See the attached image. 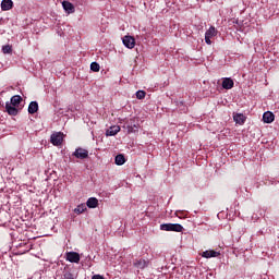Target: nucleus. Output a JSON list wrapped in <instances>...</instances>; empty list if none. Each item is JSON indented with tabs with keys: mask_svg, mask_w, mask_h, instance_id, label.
<instances>
[{
	"mask_svg": "<svg viewBox=\"0 0 279 279\" xmlns=\"http://www.w3.org/2000/svg\"><path fill=\"white\" fill-rule=\"evenodd\" d=\"M21 101H23V97H21L20 95H15L11 98V102L9 104L19 108V106L21 105Z\"/></svg>",
	"mask_w": 279,
	"mask_h": 279,
	"instance_id": "obj_18",
	"label": "nucleus"
},
{
	"mask_svg": "<svg viewBox=\"0 0 279 279\" xmlns=\"http://www.w3.org/2000/svg\"><path fill=\"white\" fill-rule=\"evenodd\" d=\"M247 118L243 113H235L233 114V121L238 123L239 125H243L245 123V120Z\"/></svg>",
	"mask_w": 279,
	"mask_h": 279,
	"instance_id": "obj_14",
	"label": "nucleus"
},
{
	"mask_svg": "<svg viewBox=\"0 0 279 279\" xmlns=\"http://www.w3.org/2000/svg\"><path fill=\"white\" fill-rule=\"evenodd\" d=\"M134 267H136V269H145L146 267L149 266V260L147 259H136L134 263H133Z\"/></svg>",
	"mask_w": 279,
	"mask_h": 279,
	"instance_id": "obj_7",
	"label": "nucleus"
},
{
	"mask_svg": "<svg viewBox=\"0 0 279 279\" xmlns=\"http://www.w3.org/2000/svg\"><path fill=\"white\" fill-rule=\"evenodd\" d=\"M210 38H213V37H208L207 35H205L206 45H213V41L210 40Z\"/></svg>",
	"mask_w": 279,
	"mask_h": 279,
	"instance_id": "obj_26",
	"label": "nucleus"
},
{
	"mask_svg": "<svg viewBox=\"0 0 279 279\" xmlns=\"http://www.w3.org/2000/svg\"><path fill=\"white\" fill-rule=\"evenodd\" d=\"M62 5H63V10H65L68 14H73V12H75V7L73 5V3L69 1H63Z\"/></svg>",
	"mask_w": 279,
	"mask_h": 279,
	"instance_id": "obj_13",
	"label": "nucleus"
},
{
	"mask_svg": "<svg viewBox=\"0 0 279 279\" xmlns=\"http://www.w3.org/2000/svg\"><path fill=\"white\" fill-rule=\"evenodd\" d=\"M160 230H163L166 232H182L184 230V227L180 223H163L160 225Z\"/></svg>",
	"mask_w": 279,
	"mask_h": 279,
	"instance_id": "obj_2",
	"label": "nucleus"
},
{
	"mask_svg": "<svg viewBox=\"0 0 279 279\" xmlns=\"http://www.w3.org/2000/svg\"><path fill=\"white\" fill-rule=\"evenodd\" d=\"M205 36L215 38V36H217V28H215V26H210L209 29L206 31Z\"/></svg>",
	"mask_w": 279,
	"mask_h": 279,
	"instance_id": "obj_19",
	"label": "nucleus"
},
{
	"mask_svg": "<svg viewBox=\"0 0 279 279\" xmlns=\"http://www.w3.org/2000/svg\"><path fill=\"white\" fill-rule=\"evenodd\" d=\"M72 156H74V158H77L78 160H86V158H88V150H86L85 148L78 147L75 149Z\"/></svg>",
	"mask_w": 279,
	"mask_h": 279,
	"instance_id": "obj_3",
	"label": "nucleus"
},
{
	"mask_svg": "<svg viewBox=\"0 0 279 279\" xmlns=\"http://www.w3.org/2000/svg\"><path fill=\"white\" fill-rule=\"evenodd\" d=\"M92 279H106V278H104V276L101 275H94Z\"/></svg>",
	"mask_w": 279,
	"mask_h": 279,
	"instance_id": "obj_27",
	"label": "nucleus"
},
{
	"mask_svg": "<svg viewBox=\"0 0 279 279\" xmlns=\"http://www.w3.org/2000/svg\"><path fill=\"white\" fill-rule=\"evenodd\" d=\"M5 112H8V114H10L11 117H16V114H19V109L17 107H14V105L7 102Z\"/></svg>",
	"mask_w": 279,
	"mask_h": 279,
	"instance_id": "obj_6",
	"label": "nucleus"
},
{
	"mask_svg": "<svg viewBox=\"0 0 279 279\" xmlns=\"http://www.w3.org/2000/svg\"><path fill=\"white\" fill-rule=\"evenodd\" d=\"M62 136H63V134L61 132L53 133L50 136V142L52 143V145L58 147V146L62 145V141H64V138Z\"/></svg>",
	"mask_w": 279,
	"mask_h": 279,
	"instance_id": "obj_5",
	"label": "nucleus"
},
{
	"mask_svg": "<svg viewBox=\"0 0 279 279\" xmlns=\"http://www.w3.org/2000/svg\"><path fill=\"white\" fill-rule=\"evenodd\" d=\"M119 132H121V126H119V125H113V126H110V128L106 131V136H117V134H119Z\"/></svg>",
	"mask_w": 279,
	"mask_h": 279,
	"instance_id": "obj_11",
	"label": "nucleus"
},
{
	"mask_svg": "<svg viewBox=\"0 0 279 279\" xmlns=\"http://www.w3.org/2000/svg\"><path fill=\"white\" fill-rule=\"evenodd\" d=\"M2 52L3 53H12V46H10V45L2 46Z\"/></svg>",
	"mask_w": 279,
	"mask_h": 279,
	"instance_id": "obj_24",
	"label": "nucleus"
},
{
	"mask_svg": "<svg viewBox=\"0 0 279 279\" xmlns=\"http://www.w3.org/2000/svg\"><path fill=\"white\" fill-rule=\"evenodd\" d=\"M116 165H118L119 167H121V165H125V156L123 155H117L116 156Z\"/></svg>",
	"mask_w": 279,
	"mask_h": 279,
	"instance_id": "obj_20",
	"label": "nucleus"
},
{
	"mask_svg": "<svg viewBox=\"0 0 279 279\" xmlns=\"http://www.w3.org/2000/svg\"><path fill=\"white\" fill-rule=\"evenodd\" d=\"M87 208H97L99 206V201L96 197H90L86 203Z\"/></svg>",
	"mask_w": 279,
	"mask_h": 279,
	"instance_id": "obj_17",
	"label": "nucleus"
},
{
	"mask_svg": "<svg viewBox=\"0 0 279 279\" xmlns=\"http://www.w3.org/2000/svg\"><path fill=\"white\" fill-rule=\"evenodd\" d=\"M38 112V101H31L28 105V114H36Z\"/></svg>",
	"mask_w": 279,
	"mask_h": 279,
	"instance_id": "obj_16",
	"label": "nucleus"
},
{
	"mask_svg": "<svg viewBox=\"0 0 279 279\" xmlns=\"http://www.w3.org/2000/svg\"><path fill=\"white\" fill-rule=\"evenodd\" d=\"M145 95H147V93H145V90H137L136 99H145Z\"/></svg>",
	"mask_w": 279,
	"mask_h": 279,
	"instance_id": "obj_23",
	"label": "nucleus"
},
{
	"mask_svg": "<svg viewBox=\"0 0 279 279\" xmlns=\"http://www.w3.org/2000/svg\"><path fill=\"white\" fill-rule=\"evenodd\" d=\"M222 88H225V90H230V89L234 88V81L230 77L223 78Z\"/></svg>",
	"mask_w": 279,
	"mask_h": 279,
	"instance_id": "obj_9",
	"label": "nucleus"
},
{
	"mask_svg": "<svg viewBox=\"0 0 279 279\" xmlns=\"http://www.w3.org/2000/svg\"><path fill=\"white\" fill-rule=\"evenodd\" d=\"M275 119H276V116L271 111H266L263 114L264 123H274Z\"/></svg>",
	"mask_w": 279,
	"mask_h": 279,
	"instance_id": "obj_10",
	"label": "nucleus"
},
{
	"mask_svg": "<svg viewBox=\"0 0 279 279\" xmlns=\"http://www.w3.org/2000/svg\"><path fill=\"white\" fill-rule=\"evenodd\" d=\"M202 256L203 258H217V256H221V253L216 251H205Z\"/></svg>",
	"mask_w": 279,
	"mask_h": 279,
	"instance_id": "obj_15",
	"label": "nucleus"
},
{
	"mask_svg": "<svg viewBox=\"0 0 279 279\" xmlns=\"http://www.w3.org/2000/svg\"><path fill=\"white\" fill-rule=\"evenodd\" d=\"M63 279H75V278L73 277V272L64 271L63 272Z\"/></svg>",
	"mask_w": 279,
	"mask_h": 279,
	"instance_id": "obj_25",
	"label": "nucleus"
},
{
	"mask_svg": "<svg viewBox=\"0 0 279 279\" xmlns=\"http://www.w3.org/2000/svg\"><path fill=\"white\" fill-rule=\"evenodd\" d=\"M123 128L128 130V134H136L141 130V124L135 119H131L126 121Z\"/></svg>",
	"mask_w": 279,
	"mask_h": 279,
	"instance_id": "obj_1",
	"label": "nucleus"
},
{
	"mask_svg": "<svg viewBox=\"0 0 279 279\" xmlns=\"http://www.w3.org/2000/svg\"><path fill=\"white\" fill-rule=\"evenodd\" d=\"M86 210V205L81 204L78 205L75 209L74 213H76V215H82V213H84Z\"/></svg>",
	"mask_w": 279,
	"mask_h": 279,
	"instance_id": "obj_22",
	"label": "nucleus"
},
{
	"mask_svg": "<svg viewBox=\"0 0 279 279\" xmlns=\"http://www.w3.org/2000/svg\"><path fill=\"white\" fill-rule=\"evenodd\" d=\"M12 8H14V2H12V0H2L1 10L3 12H8V10H12Z\"/></svg>",
	"mask_w": 279,
	"mask_h": 279,
	"instance_id": "obj_12",
	"label": "nucleus"
},
{
	"mask_svg": "<svg viewBox=\"0 0 279 279\" xmlns=\"http://www.w3.org/2000/svg\"><path fill=\"white\" fill-rule=\"evenodd\" d=\"M122 43L128 49H134V47H136V39L130 35L124 36Z\"/></svg>",
	"mask_w": 279,
	"mask_h": 279,
	"instance_id": "obj_4",
	"label": "nucleus"
},
{
	"mask_svg": "<svg viewBox=\"0 0 279 279\" xmlns=\"http://www.w3.org/2000/svg\"><path fill=\"white\" fill-rule=\"evenodd\" d=\"M101 66L99 65V63L97 62H92L90 63V71H93L94 73H99Z\"/></svg>",
	"mask_w": 279,
	"mask_h": 279,
	"instance_id": "obj_21",
	"label": "nucleus"
},
{
	"mask_svg": "<svg viewBox=\"0 0 279 279\" xmlns=\"http://www.w3.org/2000/svg\"><path fill=\"white\" fill-rule=\"evenodd\" d=\"M66 260H69V263H80V253L77 252L66 253Z\"/></svg>",
	"mask_w": 279,
	"mask_h": 279,
	"instance_id": "obj_8",
	"label": "nucleus"
}]
</instances>
